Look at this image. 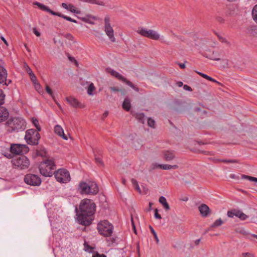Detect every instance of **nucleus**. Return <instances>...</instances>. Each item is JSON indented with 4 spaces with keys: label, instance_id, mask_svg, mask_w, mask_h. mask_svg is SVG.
Listing matches in <instances>:
<instances>
[{
    "label": "nucleus",
    "instance_id": "obj_58",
    "mask_svg": "<svg viewBox=\"0 0 257 257\" xmlns=\"http://www.w3.org/2000/svg\"><path fill=\"white\" fill-rule=\"evenodd\" d=\"M164 208L166 210H170V206H169V204L168 203V202H166V203H165L163 205Z\"/></svg>",
    "mask_w": 257,
    "mask_h": 257
},
{
    "label": "nucleus",
    "instance_id": "obj_24",
    "mask_svg": "<svg viewBox=\"0 0 257 257\" xmlns=\"http://www.w3.org/2000/svg\"><path fill=\"white\" fill-rule=\"evenodd\" d=\"M27 72L29 74L31 81L33 83H35L37 81V77L33 72L31 69L27 66V68L26 69Z\"/></svg>",
    "mask_w": 257,
    "mask_h": 257
},
{
    "label": "nucleus",
    "instance_id": "obj_26",
    "mask_svg": "<svg viewBox=\"0 0 257 257\" xmlns=\"http://www.w3.org/2000/svg\"><path fill=\"white\" fill-rule=\"evenodd\" d=\"M36 155L42 157H46L47 152L44 148H40L36 150Z\"/></svg>",
    "mask_w": 257,
    "mask_h": 257
},
{
    "label": "nucleus",
    "instance_id": "obj_47",
    "mask_svg": "<svg viewBox=\"0 0 257 257\" xmlns=\"http://www.w3.org/2000/svg\"><path fill=\"white\" fill-rule=\"evenodd\" d=\"M46 91L51 96H53V91L48 85H46Z\"/></svg>",
    "mask_w": 257,
    "mask_h": 257
},
{
    "label": "nucleus",
    "instance_id": "obj_19",
    "mask_svg": "<svg viewBox=\"0 0 257 257\" xmlns=\"http://www.w3.org/2000/svg\"><path fill=\"white\" fill-rule=\"evenodd\" d=\"M54 132L58 136L61 137L64 140H68L67 137L64 134L63 129L60 125H56L54 127Z\"/></svg>",
    "mask_w": 257,
    "mask_h": 257
},
{
    "label": "nucleus",
    "instance_id": "obj_20",
    "mask_svg": "<svg viewBox=\"0 0 257 257\" xmlns=\"http://www.w3.org/2000/svg\"><path fill=\"white\" fill-rule=\"evenodd\" d=\"M164 158L166 161H171L175 158L174 151H165L164 152Z\"/></svg>",
    "mask_w": 257,
    "mask_h": 257
},
{
    "label": "nucleus",
    "instance_id": "obj_37",
    "mask_svg": "<svg viewBox=\"0 0 257 257\" xmlns=\"http://www.w3.org/2000/svg\"><path fill=\"white\" fill-rule=\"evenodd\" d=\"M22 147V155L24 154H26L29 151V147L26 145H21Z\"/></svg>",
    "mask_w": 257,
    "mask_h": 257
},
{
    "label": "nucleus",
    "instance_id": "obj_25",
    "mask_svg": "<svg viewBox=\"0 0 257 257\" xmlns=\"http://www.w3.org/2000/svg\"><path fill=\"white\" fill-rule=\"evenodd\" d=\"M77 18L80 20H81L82 21L85 22V23H89V24H94V22L91 21L89 19V18H91L92 19H93V20L95 19V18L93 16H92L91 15H87L86 17H77Z\"/></svg>",
    "mask_w": 257,
    "mask_h": 257
},
{
    "label": "nucleus",
    "instance_id": "obj_2",
    "mask_svg": "<svg viewBox=\"0 0 257 257\" xmlns=\"http://www.w3.org/2000/svg\"><path fill=\"white\" fill-rule=\"evenodd\" d=\"M9 133L23 132L26 128L27 123L25 119L21 117H11L6 122Z\"/></svg>",
    "mask_w": 257,
    "mask_h": 257
},
{
    "label": "nucleus",
    "instance_id": "obj_64",
    "mask_svg": "<svg viewBox=\"0 0 257 257\" xmlns=\"http://www.w3.org/2000/svg\"><path fill=\"white\" fill-rule=\"evenodd\" d=\"M132 183L134 186H136V185L138 184L137 181L135 179H132Z\"/></svg>",
    "mask_w": 257,
    "mask_h": 257
},
{
    "label": "nucleus",
    "instance_id": "obj_14",
    "mask_svg": "<svg viewBox=\"0 0 257 257\" xmlns=\"http://www.w3.org/2000/svg\"><path fill=\"white\" fill-rule=\"evenodd\" d=\"M8 73L7 70L2 65H0V84H4L8 85L11 82V80H9L8 83L7 82Z\"/></svg>",
    "mask_w": 257,
    "mask_h": 257
},
{
    "label": "nucleus",
    "instance_id": "obj_28",
    "mask_svg": "<svg viewBox=\"0 0 257 257\" xmlns=\"http://www.w3.org/2000/svg\"><path fill=\"white\" fill-rule=\"evenodd\" d=\"M218 55H219L218 54L217 52L213 51L211 55L206 56V57L211 60L218 61L221 60V59L220 58L217 57Z\"/></svg>",
    "mask_w": 257,
    "mask_h": 257
},
{
    "label": "nucleus",
    "instance_id": "obj_34",
    "mask_svg": "<svg viewBox=\"0 0 257 257\" xmlns=\"http://www.w3.org/2000/svg\"><path fill=\"white\" fill-rule=\"evenodd\" d=\"M238 210L237 209H232L231 210H229L227 211V216L229 217H231V218H232L234 216H237V212Z\"/></svg>",
    "mask_w": 257,
    "mask_h": 257
},
{
    "label": "nucleus",
    "instance_id": "obj_7",
    "mask_svg": "<svg viewBox=\"0 0 257 257\" xmlns=\"http://www.w3.org/2000/svg\"><path fill=\"white\" fill-rule=\"evenodd\" d=\"M33 4L35 6H38L40 10L48 12L52 15L58 16L71 22L77 23V21L76 20L73 19L69 17L64 15L60 13L54 12L52 10H51L48 7L44 5L43 4H41L39 2H35L33 3Z\"/></svg>",
    "mask_w": 257,
    "mask_h": 257
},
{
    "label": "nucleus",
    "instance_id": "obj_52",
    "mask_svg": "<svg viewBox=\"0 0 257 257\" xmlns=\"http://www.w3.org/2000/svg\"><path fill=\"white\" fill-rule=\"evenodd\" d=\"M216 19L220 23H223L224 22V19L222 17H220V16H217L216 17Z\"/></svg>",
    "mask_w": 257,
    "mask_h": 257
},
{
    "label": "nucleus",
    "instance_id": "obj_55",
    "mask_svg": "<svg viewBox=\"0 0 257 257\" xmlns=\"http://www.w3.org/2000/svg\"><path fill=\"white\" fill-rule=\"evenodd\" d=\"M33 31L37 37H40L41 36V33L37 30L36 28H33Z\"/></svg>",
    "mask_w": 257,
    "mask_h": 257
},
{
    "label": "nucleus",
    "instance_id": "obj_63",
    "mask_svg": "<svg viewBox=\"0 0 257 257\" xmlns=\"http://www.w3.org/2000/svg\"><path fill=\"white\" fill-rule=\"evenodd\" d=\"M134 187H135V189L137 190L139 192H140V193L141 192V190L139 187V184L136 185V186H135Z\"/></svg>",
    "mask_w": 257,
    "mask_h": 257
},
{
    "label": "nucleus",
    "instance_id": "obj_48",
    "mask_svg": "<svg viewBox=\"0 0 257 257\" xmlns=\"http://www.w3.org/2000/svg\"><path fill=\"white\" fill-rule=\"evenodd\" d=\"M64 37L69 40H72L73 39V36L70 33H67L64 35Z\"/></svg>",
    "mask_w": 257,
    "mask_h": 257
},
{
    "label": "nucleus",
    "instance_id": "obj_44",
    "mask_svg": "<svg viewBox=\"0 0 257 257\" xmlns=\"http://www.w3.org/2000/svg\"><path fill=\"white\" fill-rule=\"evenodd\" d=\"M159 202L162 204V205L164 204L165 203H166L167 202V200H166V199L165 198V197L164 196H161L160 198H159Z\"/></svg>",
    "mask_w": 257,
    "mask_h": 257
},
{
    "label": "nucleus",
    "instance_id": "obj_31",
    "mask_svg": "<svg viewBox=\"0 0 257 257\" xmlns=\"http://www.w3.org/2000/svg\"><path fill=\"white\" fill-rule=\"evenodd\" d=\"M223 223V221L221 218H219L211 225L210 228H213L220 226Z\"/></svg>",
    "mask_w": 257,
    "mask_h": 257
},
{
    "label": "nucleus",
    "instance_id": "obj_6",
    "mask_svg": "<svg viewBox=\"0 0 257 257\" xmlns=\"http://www.w3.org/2000/svg\"><path fill=\"white\" fill-rule=\"evenodd\" d=\"M40 138V134L35 129H29L26 132L25 140L29 145H37Z\"/></svg>",
    "mask_w": 257,
    "mask_h": 257
},
{
    "label": "nucleus",
    "instance_id": "obj_18",
    "mask_svg": "<svg viewBox=\"0 0 257 257\" xmlns=\"http://www.w3.org/2000/svg\"><path fill=\"white\" fill-rule=\"evenodd\" d=\"M22 147L20 144H12L10 148V151L12 154L22 155Z\"/></svg>",
    "mask_w": 257,
    "mask_h": 257
},
{
    "label": "nucleus",
    "instance_id": "obj_54",
    "mask_svg": "<svg viewBox=\"0 0 257 257\" xmlns=\"http://www.w3.org/2000/svg\"><path fill=\"white\" fill-rule=\"evenodd\" d=\"M183 88H184V90H187V91H192V88L190 86H188V85H186V84H185V85H184L183 86Z\"/></svg>",
    "mask_w": 257,
    "mask_h": 257
},
{
    "label": "nucleus",
    "instance_id": "obj_60",
    "mask_svg": "<svg viewBox=\"0 0 257 257\" xmlns=\"http://www.w3.org/2000/svg\"><path fill=\"white\" fill-rule=\"evenodd\" d=\"M62 7L63 8H64V9H66V10H69V9L70 8H69V5H67L66 3H62Z\"/></svg>",
    "mask_w": 257,
    "mask_h": 257
},
{
    "label": "nucleus",
    "instance_id": "obj_59",
    "mask_svg": "<svg viewBox=\"0 0 257 257\" xmlns=\"http://www.w3.org/2000/svg\"><path fill=\"white\" fill-rule=\"evenodd\" d=\"M108 115V111H105L102 116V119L104 120L105 118H106Z\"/></svg>",
    "mask_w": 257,
    "mask_h": 257
},
{
    "label": "nucleus",
    "instance_id": "obj_32",
    "mask_svg": "<svg viewBox=\"0 0 257 257\" xmlns=\"http://www.w3.org/2000/svg\"><path fill=\"white\" fill-rule=\"evenodd\" d=\"M252 16L253 20L257 23V5H255L252 9Z\"/></svg>",
    "mask_w": 257,
    "mask_h": 257
},
{
    "label": "nucleus",
    "instance_id": "obj_13",
    "mask_svg": "<svg viewBox=\"0 0 257 257\" xmlns=\"http://www.w3.org/2000/svg\"><path fill=\"white\" fill-rule=\"evenodd\" d=\"M114 77L117 79L125 83L126 85L131 87L136 92L139 91L140 89L136 85H134L131 81L127 80L126 78H125L118 72H116V73L115 74Z\"/></svg>",
    "mask_w": 257,
    "mask_h": 257
},
{
    "label": "nucleus",
    "instance_id": "obj_1",
    "mask_svg": "<svg viewBox=\"0 0 257 257\" xmlns=\"http://www.w3.org/2000/svg\"><path fill=\"white\" fill-rule=\"evenodd\" d=\"M76 219L82 225L88 226L91 224V217L96 211V205L92 200L84 199L80 203L79 208L75 207Z\"/></svg>",
    "mask_w": 257,
    "mask_h": 257
},
{
    "label": "nucleus",
    "instance_id": "obj_46",
    "mask_svg": "<svg viewBox=\"0 0 257 257\" xmlns=\"http://www.w3.org/2000/svg\"><path fill=\"white\" fill-rule=\"evenodd\" d=\"M109 238L107 239V241L109 242V244H112L115 242V238L111 237V236H109Z\"/></svg>",
    "mask_w": 257,
    "mask_h": 257
},
{
    "label": "nucleus",
    "instance_id": "obj_35",
    "mask_svg": "<svg viewBox=\"0 0 257 257\" xmlns=\"http://www.w3.org/2000/svg\"><path fill=\"white\" fill-rule=\"evenodd\" d=\"M150 229L151 230V232L152 233V234H153L154 235V237L156 241V243L157 244L159 243V239L157 236V233L156 232H155V230L154 229V228L152 227V226L150 225Z\"/></svg>",
    "mask_w": 257,
    "mask_h": 257
},
{
    "label": "nucleus",
    "instance_id": "obj_49",
    "mask_svg": "<svg viewBox=\"0 0 257 257\" xmlns=\"http://www.w3.org/2000/svg\"><path fill=\"white\" fill-rule=\"evenodd\" d=\"M155 217L157 219H160L162 218L161 215L158 213V210L157 209L155 210Z\"/></svg>",
    "mask_w": 257,
    "mask_h": 257
},
{
    "label": "nucleus",
    "instance_id": "obj_42",
    "mask_svg": "<svg viewBox=\"0 0 257 257\" xmlns=\"http://www.w3.org/2000/svg\"><path fill=\"white\" fill-rule=\"evenodd\" d=\"M222 62L223 63V68H228V60L227 59H221Z\"/></svg>",
    "mask_w": 257,
    "mask_h": 257
},
{
    "label": "nucleus",
    "instance_id": "obj_45",
    "mask_svg": "<svg viewBox=\"0 0 257 257\" xmlns=\"http://www.w3.org/2000/svg\"><path fill=\"white\" fill-rule=\"evenodd\" d=\"M35 84V88L37 91L39 92V90L41 89V86L39 83L37 82V81L34 83Z\"/></svg>",
    "mask_w": 257,
    "mask_h": 257
},
{
    "label": "nucleus",
    "instance_id": "obj_12",
    "mask_svg": "<svg viewBox=\"0 0 257 257\" xmlns=\"http://www.w3.org/2000/svg\"><path fill=\"white\" fill-rule=\"evenodd\" d=\"M104 31L109 37L111 41L114 42L115 41L114 37V32L112 28L110 23V18L108 16H106L104 20Z\"/></svg>",
    "mask_w": 257,
    "mask_h": 257
},
{
    "label": "nucleus",
    "instance_id": "obj_23",
    "mask_svg": "<svg viewBox=\"0 0 257 257\" xmlns=\"http://www.w3.org/2000/svg\"><path fill=\"white\" fill-rule=\"evenodd\" d=\"M156 165L159 167L160 168L163 169V170L176 169L178 168V166L176 165H168V164H165V165Z\"/></svg>",
    "mask_w": 257,
    "mask_h": 257
},
{
    "label": "nucleus",
    "instance_id": "obj_21",
    "mask_svg": "<svg viewBox=\"0 0 257 257\" xmlns=\"http://www.w3.org/2000/svg\"><path fill=\"white\" fill-rule=\"evenodd\" d=\"M196 72L197 74H198L200 76L202 77L203 78H205V79H207V80H208L209 81H210L216 83L217 84H218L219 85H222V84L221 83H220L219 82L216 81V80H215L214 79H213L211 77L207 75H206L205 74H204L203 73L200 72L196 71Z\"/></svg>",
    "mask_w": 257,
    "mask_h": 257
},
{
    "label": "nucleus",
    "instance_id": "obj_16",
    "mask_svg": "<svg viewBox=\"0 0 257 257\" xmlns=\"http://www.w3.org/2000/svg\"><path fill=\"white\" fill-rule=\"evenodd\" d=\"M199 210L200 211V214L203 217H206L208 216L211 212V210L209 207L205 204H201L198 208Z\"/></svg>",
    "mask_w": 257,
    "mask_h": 257
},
{
    "label": "nucleus",
    "instance_id": "obj_10",
    "mask_svg": "<svg viewBox=\"0 0 257 257\" xmlns=\"http://www.w3.org/2000/svg\"><path fill=\"white\" fill-rule=\"evenodd\" d=\"M137 32L142 36L152 40H158L160 38V35L156 31L152 30H148L147 28L139 27Z\"/></svg>",
    "mask_w": 257,
    "mask_h": 257
},
{
    "label": "nucleus",
    "instance_id": "obj_27",
    "mask_svg": "<svg viewBox=\"0 0 257 257\" xmlns=\"http://www.w3.org/2000/svg\"><path fill=\"white\" fill-rule=\"evenodd\" d=\"M135 117L139 120V122L142 123H144L145 115L144 113H137L135 114Z\"/></svg>",
    "mask_w": 257,
    "mask_h": 257
},
{
    "label": "nucleus",
    "instance_id": "obj_33",
    "mask_svg": "<svg viewBox=\"0 0 257 257\" xmlns=\"http://www.w3.org/2000/svg\"><path fill=\"white\" fill-rule=\"evenodd\" d=\"M241 178L243 179H247L250 181H254L257 182V178L246 175H242Z\"/></svg>",
    "mask_w": 257,
    "mask_h": 257
},
{
    "label": "nucleus",
    "instance_id": "obj_30",
    "mask_svg": "<svg viewBox=\"0 0 257 257\" xmlns=\"http://www.w3.org/2000/svg\"><path fill=\"white\" fill-rule=\"evenodd\" d=\"M32 122L33 124L35 125V126L37 128V132H39L41 131V127L40 125H39L38 120L34 117L32 118Z\"/></svg>",
    "mask_w": 257,
    "mask_h": 257
},
{
    "label": "nucleus",
    "instance_id": "obj_57",
    "mask_svg": "<svg viewBox=\"0 0 257 257\" xmlns=\"http://www.w3.org/2000/svg\"><path fill=\"white\" fill-rule=\"evenodd\" d=\"M108 72L111 75L114 77L115 74L116 73V71L111 69H109Z\"/></svg>",
    "mask_w": 257,
    "mask_h": 257
},
{
    "label": "nucleus",
    "instance_id": "obj_15",
    "mask_svg": "<svg viewBox=\"0 0 257 257\" xmlns=\"http://www.w3.org/2000/svg\"><path fill=\"white\" fill-rule=\"evenodd\" d=\"M66 99L68 103L71 105L72 107L77 108H84V105L81 104L77 99L72 97L69 96L66 98Z\"/></svg>",
    "mask_w": 257,
    "mask_h": 257
},
{
    "label": "nucleus",
    "instance_id": "obj_40",
    "mask_svg": "<svg viewBox=\"0 0 257 257\" xmlns=\"http://www.w3.org/2000/svg\"><path fill=\"white\" fill-rule=\"evenodd\" d=\"M221 162L226 163H238V161L236 160H217Z\"/></svg>",
    "mask_w": 257,
    "mask_h": 257
},
{
    "label": "nucleus",
    "instance_id": "obj_9",
    "mask_svg": "<svg viewBox=\"0 0 257 257\" xmlns=\"http://www.w3.org/2000/svg\"><path fill=\"white\" fill-rule=\"evenodd\" d=\"M54 174L57 181L60 183H67L71 179L69 172L65 169H59L57 171H55Z\"/></svg>",
    "mask_w": 257,
    "mask_h": 257
},
{
    "label": "nucleus",
    "instance_id": "obj_5",
    "mask_svg": "<svg viewBox=\"0 0 257 257\" xmlns=\"http://www.w3.org/2000/svg\"><path fill=\"white\" fill-rule=\"evenodd\" d=\"M11 162L15 168L21 170L28 169L30 165L29 159L24 155L16 156Z\"/></svg>",
    "mask_w": 257,
    "mask_h": 257
},
{
    "label": "nucleus",
    "instance_id": "obj_51",
    "mask_svg": "<svg viewBox=\"0 0 257 257\" xmlns=\"http://www.w3.org/2000/svg\"><path fill=\"white\" fill-rule=\"evenodd\" d=\"M92 257H106V255L104 254H100L98 252H96L95 253L93 254Z\"/></svg>",
    "mask_w": 257,
    "mask_h": 257
},
{
    "label": "nucleus",
    "instance_id": "obj_4",
    "mask_svg": "<svg viewBox=\"0 0 257 257\" xmlns=\"http://www.w3.org/2000/svg\"><path fill=\"white\" fill-rule=\"evenodd\" d=\"M78 189L81 194L95 195L99 191L97 184L93 181H89L86 183L81 182L78 186Z\"/></svg>",
    "mask_w": 257,
    "mask_h": 257
},
{
    "label": "nucleus",
    "instance_id": "obj_56",
    "mask_svg": "<svg viewBox=\"0 0 257 257\" xmlns=\"http://www.w3.org/2000/svg\"><path fill=\"white\" fill-rule=\"evenodd\" d=\"M109 89L113 91V92H118L119 91V89L118 87H110Z\"/></svg>",
    "mask_w": 257,
    "mask_h": 257
},
{
    "label": "nucleus",
    "instance_id": "obj_53",
    "mask_svg": "<svg viewBox=\"0 0 257 257\" xmlns=\"http://www.w3.org/2000/svg\"><path fill=\"white\" fill-rule=\"evenodd\" d=\"M95 160L96 163H99V164H100L101 165H103V163L100 157H95Z\"/></svg>",
    "mask_w": 257,
    "mask_h": 257
},
{
    "label": "nucleus",
    "instance_id": "obj_41",
    "mask_svg": "<svg viewBox=\"0 0 257 257\" xmlns=\"http://www.w3.org/2000/svg\"><path fill=\"white\" fill-rule=\"evenodd\" d=\"M131 223H132V229H133V232L136 234H137V232L136 227V226H135V223H134V220H133V218L132 217H131Z\"/></svg>",
    "mask_w": 257,
    "mask_h": 257
},
{
    "label": "nucleus",
    "instance_id": "obj_50",
    "mask_svg": "<svg viewBox=\"0 0 257 257\" xmlns=\"http://www.w3.org/2000/svg\"><path fill=\"white\" fill-rule=\"evenodd\" d=\"M242 257H254V256L249 252H244L242 253Z\"/></svg>",
    "mask_w": 257,
    "mask_h": 257
},
{
    "label": "nucleus",
    "instance_id": "obj_11",
    "mask_svg": "<svg viewBox=\"0 0 257 257\" xmlns=\"http://www.w3.org/2000/svg\"><path fill=\"white\" fill-rule=\"evenodd\" d=\"M24 180L27 184L34 186H40L42 182L38 175L31 173L26 175Z\"/></svg>",
    "mask_w": 257,
    "mask_h": 257
},
{
    "label": "nucleus",
    "instance_id": "obj_62",
    "mask_svg": "<svg viewBox=\"0 0 257 257\" xmlns=\"http://www.w3.org/2000/svg\"><path fill=\"white\" fill-rule=\"evenodd\" d=\"M247 30H248L247 33H250L252 35H254L253 33H256L254 31V29H253V28L252 27H251L250 29H248Z\"/></svg>",
    "mask_w": 257,
    "mask_h": 257
},
{
    "label": "nucleus",
    "instance_id": "obj_22",
    "mask_svg": "<svg viewBox=\"0 0 257 257\" xmlns=\"http://www.w3.org/2000/svg\"><path fill=\"white\" fill-rule=\"evenodd\" d=\"M122 108L126 111H130L131 104V100L127 97L125 98L122 105Z\"/></svg>",
    "mask_w": 257,
    "mask_h": 257
},
{
    "label": "nucleus",
    "instance_id": "obj_3",
    "mask_svg": "<svg viewBox=\"0 0 257 257\" xmlns=\"http://www.w3.org/2000/svg\"><path fill=\"white\" fill-rule=\"evenodd\" d=\"M40 173L45 177H51L56 169V165L52 160L45 159L39 165Z\"/></svg>",
    "mask_w": 257,
    "mask_h": 257
},
{
    "label": "nucleus",
    "instance_id": "obj_38",
    "mask_svg": "<svg viewBox=\"0 0 257 257\" xmlns=\"http://www.w3.org/2000/svg\"><path fill=\"white\" fill-rule=\"evenodd\" d=\"M69 8H70L69 9L68 11H70L71 12L75 13V14H77L80 13V11H78V10H76L75 9V7H74V6L73 5L69 4Z\"/></svg>",
    "mask_w": 257,
    "mask_h": 257
},
{
    "label": "nucleus",
    "instance_id": "obj_17",
    "mask_svg": "<svg viewBox=\"0 0 257 257\" xmlns=\"http://www.w3.org/2000/svg\"><path fill=\"white\" fill-rule=\"evenodd\" d=\"M9 116V112L8 110L3 106H0V122L7 120Z\"/></svg>",
    "mask_w": 257,
    "mask_h": 257
},
{
    "label": "nucleus",
    "instance_id": "obj_61",
    "mask_svg": "<svg viewBox=\"0 0 257 257\" xmlns=\"http://www.w3.org/2000/svg\"><path fill=\"white\" fill-rule=\"evenodd\" d=\"M219 40H220L221 42H224V43H226L227 44H229V43L227 41V40L225 38H223L222 37H219Z\"/></svg>",
    "mask_w": 257,
    "mask_h": 257
},
{
    "label": "nucleus",
    "instance_id": "obj_43",
    "mask_svg": "<svg viewBox=\"0 0 257 257\" xmlns=\"http://www.w3.org/2000/svg\"><path fill=\"white\" fill-rule=\"evenodd\" d=\"M198 152L199 153H201V154H204L205 155H213L212 152H209V151H202V150H199L198 151Z\"/></svg>",
    "mask_w": 257,
    "mask_h": 257
},
{
    "label": "nucleus",
    "instance_id": "obj_29",
    "mask_svg": "<svg viewBox=\"0 0 257 257\" xmlns=\"http://www.w3.org/2000/svg\"><path fill=\"white\" fill-rule=\"evenodd\" d=\"M237 213V216L241 220H245L248 218V216L243 213L241 211L238 210Z\"/></svg>",
    "mask_w": 257,
    "mask_h": 257
},
{
    "label": "nucleus",
    "instance_id": "obj_36",
    "mask_svg": "<svg viewBox=\"0 0 257 257\" xmlns=\"http://www.w3.org/2000/svg\"><path fill=\"white\" fill-rule=\"evenodd\" d=\"M95 89V87L94 86L93 83H91L88 87V89H87V93L90 95H92V92L93 91H94V90Z\"/></svg>",
    "mask_w": 257,
    "mask_h": 257
},
{
    "label": "nucleus",
    "instance_id": "obj_8",
    "mask_svg": "<svg viewBox=\"0 0 257 257\" xmlns=\"http://www.w3.org/2000/svg\"><path fill=\"white\" fill-rule=\"evenodd\" d=\"M113 226L107 221H105L102 223H99L97 225V229L99 233L104 236H111Z\"/></svg>",
    "mask_w": 257,
    "mask_h": 257
},
{
    "label": "nucleus",
    "instance_id": "obj_39",
    "mask_svg": "<svg viewBox=\"0 0 257 257\" xmlns=\"http://www.w3.org/2000/svg\"><path fill=\"white\" fill-rule=\"evenodd\" d=\"M148 124L149 126L154 128L155 125V121L152 118H149L148 119Z\"/></svg>",
    "mask_w": 257,
    "mask_h": 257
}]
</instances>
